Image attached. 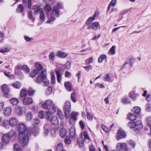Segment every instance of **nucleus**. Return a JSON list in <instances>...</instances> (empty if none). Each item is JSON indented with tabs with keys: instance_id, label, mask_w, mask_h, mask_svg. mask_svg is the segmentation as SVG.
I'll return each mask as SVG.
<instances>
[{
	"instance_id": "f704fd0d",
	"label": "nucleus",
	"mask_w": 151,
	"mask_h": 151,
	"mask_svg": "<svg viewBox=\"0 0 151 151\" xmlns=\"http://www.w3.org/2000/svg\"><path fill=\"white\" fill-rule=\"evenodd\" d=\"M81 134L83 135L84 141H86L87 142H89L90 141V139L87 133L85 131H84Z\"/></svg>"
},
{
	"instance_id": "423d86ee",
	"label": "nucleus",
	"mask_w": 151,
	"mask_h": 151,
	"mask_svg": "<svg viewBox=\"0 0 151 151\" xmlns=\"http://www.w3.org/2000/svg\"><path fill=\"white\" fill-rule=\"evenodd\" d=\"M17 128L19 132V134H24L26 132H30V131L31 130L29 129H28L27 130L26 126L23 123L19 124Z\"/></svg>"
},
{
	"instance_id": "c9c22d12",
	"label": "nucleus",
	"mask_w": 151,
	"mask_h": 151,
	"mask_svg": "<svg viewBox=\"0 0 151 151\" xmlns=\"http://www.w3.org/2000/svg\"><path fill=\"white\" fill-rule=\"evenodd\" d=\"M26 119L27 121H30L32 118V115L31 112H28L26 114Z\"/></svg>"
},
{
	"instance_id": "0e129e2a",
	"label": "nucleus",
	"mask_w": 151,
	"mask_h": 151,
	"mask_svg": "<svg viewBox=\"0 0 151 151\" xmlns=\"http://www.w3.org/2000/svg\"><path fill=\"white\" fill-rule=\"evenodd\" d=\"M38 115L39 117L42 119L44 118L45 117V113L43 111H40L38 113Z\"/></svg>"
},
{
	"instance_id": "09e8293b",
	"label": "nucleus",
	"mask_w": 151,
	"mask_h": 151,
	"mask_svg": "<svg viewBox=\"0 0 151 151\" xmlns=\"http://www.w3.org/2000/svg\"><path fill=\"white\" fill-rule=\"evenodd\" d=\"M140 108L138 106L134 107L132 109V111L134 112L137 114L140 113Z\"/></svg>"
},
{
	"instance_id": "4c0bfd02",
	"label": "nucleus",
	"mask_w": 151,
	"mask_h": 151,
	"mask_svg": "<svg viewBox=\"0 0 151 151\" xmlns=\"http://www.w3.org/2000/svg\"><path fill=\"white\" fill-rule=\"evenodd\" d=\"M64 150L63 149V144L61 143H59L57 146V147L55 150V151H62Z\"/></svg>"
},
{
	"instance_id": "052dcab7",
	"label": "nucleus",
	"mask_w": 151,
	"mask_h": 151,
	"mask_svg": "<svg viewBox=\"0 0 151 151\" xmlns=\"http://www.w3.org/2000/svg\"><path fill=\"white\" fill-rule=\"evenodd\" d=\"M116 47L115 46H112L109 50L111 54L112 55H114L115 53V49Z\"/></svg>"
},
{
	"instance_id": "4be33fe9",
	"label": "nucleus",
	"mask_w": 151,
	"mask_h": 151,
	"mask_svg": "<svg viewBox=\"0 0 151 151\" xmlns=\"http://www.w3.org/2000/svg\"><path fill=\"white\" fill-rule=\"evenodd\" d=\"M68 54L64 52L59 50L57 52V55H58L60 58H64L68 56Z\"/></svg>"
},
{
	"instance_id": "338daca9",
	"label": "nucleus",
	"mask_w": 151,
	"mask_h": 151,
	"mask_svg": "<svg viewBox=\"0 0 151 151\" xmlns=\"http://www.w3.org/2000/svg\"><path fill=\"white\" fill-rule=\"evenodd\" d=\"M86 114H87V117L88 119L89 120H92L93 119V117L92 115H91L90 113L87 111L86 110Z\"/></svg>"
},
{
	"instance_id": "bb28decb",
	"label": "nucleus",
	"mask_w": 151,
	"mask_h": 151,
	"mask_svg": "<svg viewBox=\"0 0 151 151\" xmlns=\"http://www.w3.org/2000/svg\"><path fill=\"white\" fill-rule=\"evenodd\" d=\"M35 68L36 69L35 70H37L38 73L40 70L42 69L43 68L42 65L38 62H37L35 63Z\"/></svg>"
},
{
	"instance_id": "37998d69",
	"label": "nucleus",
	"mask_w": 151,
	"mask_h": 151,
	"mask_svg": "<svg viewBox=\"0 0 151 151\" xmlns=\"http://www.w3.org/2000/svg\"><path fill=\"white\" fill-rule=\"evenodd\" d=\"M27 95V91L25 89H22L20 92V96L22 97L26 96Z\"/></svg>"
},
{
	"instance_id": "3c124183",
	"label": "nucleus",
	"mask_w": 151,
	"mask_h": 151,
	"mask_svg": "<svg viewBox=\"0 0 151 151\" xmlns=\"http://www.w3.org/2000/svg\"><path fill=\"white\" fill-rule=\"evenodd\" d=\"M27 14L28 17L30 19L32 20V21L35 20V19L33 16L32 12L31 11H28Z\"/></svg>"
},
{
	"instance_id": "f257e3e1",
	"label": "nucleus",
	"mask_w": 151,
	"mask_h": 151,
	"mask_svg": "<svg viewBox=\"0 0 151 151\" xmlns=\"http://www.w3.org/2000/svg\"><path fill=\"white\" fill-rule=\"evenodd\" d=\"M42 108L48 111L46 112L47 115L53 114L55 111L56 108L53 102L50 99L46 100L42 105Z\"/></svg>"
},
{
	"instance_id": "6e6d98bb",
	"label": "nucleus",
	"mask_w": 151,
	"mask_h": 151,
	"mask_svg": "<svg viewBox=\"0 0 151 151\" xmlns=\"http://www.w3.org/2000/svg\"><path fill=\"white\" fill-rule=\"evenodd\" d=\"M10 72L7 73L6 72H4V73L5 75L7 77L10 78L11 79L14 78L15 76L14 74H10Z\"/></svg>"
},
{
	"instance_id": "2f4dec72",
	"label": "nucleus",
	"mask_w": 151,
	"mask_h": 151,
	"mask_svg": "<svg viewBox=\"0 0 151 151\" xmlns=\"http://www.w3.org/2000/svg\"><path fill=\"white\" fill-rule=\"evenodd\" d=\"M129 97L133 100L135 101L137 98V94L133 91L130 92L129 93Z\"/></svg>"
},
{
	"instance_id": "9b49d317",
	"label": "nucleus",
	"mask_w": 151,
	"mask_h": 151,
	"mask_svg": "<svg viewBox=\"0 0 151 151\" xmlns=\"http://www.w3.org/2000/svg\"><path fill=\"white\" fill-rule=\"evenodd\" d=\"M126 136V134L121 129H119L117 133L116 139L117 140L124 138Z\"/></svg>"
},
{
	"instance_id": "ddd939ff",
	"label": "nucleus",
	"mask_w": 151,
	"mask_h": 151,
	"mask_svg": "<svg viewBox=\"0 0 151 151\" xmlns=\"http://www.w3.org/2000/svg\"><path fill=\"white\" fill-rule=\"evenodd\" d=\"M12 108L10 106L7 107L3 110V113L4 115L6 116H9L11 114Z\"/></svg>"
},
{
	"instance_id": "7c9ffc66",
	"label": "nucleus",
	"mask_w": 151,
	"mask_h": 151,
	"mask_svg": "<svg viewBox=\"0 0 151 151\" xmlns=\"http://www.w3.org/2000/svg\"><path fill=\"white\" fill-rule=\"evenodd\" d=\"M39 13H40V19L41 20L44 22L45 21V16L44 11L43 10H41Z\"/></svg>"
},
{
	"instance_id": "a211bd4d",
	"label": "nucleus",
	"mask_w": 151,
	"mask_h": 151,
	"mask_svg": "<svg viewBox=\"0 0 151 151\" xmlns=\"http://www.w3.org/2000/svg\"><path fill=\"white\" fill-rule=\"evenodd\" d=\"M29 129L31 130L30 131V132L31 133L32 132L33 135L34 136H37L39 133L40 129L37 127H34L32 129V130H31V129Z\"/></svg>"
},
{
	"instance_id": "b1692460",
	"label": "nucleus",
	"mask_w": 151,
	"mask_h": 151,
	"mask_svg": "<svg viewBox=\"0 0 151 151\" xmlns=\"http://www.w3.org/2000/svg\"><path fill=\"white\" fill-rule=\"evenodd\" d=\"M10 138L14 140L17 137V134L14 131H11L8 134Z\"/></svg>"
},
{
	"instance_id": "6e6552de",
	"label": "nucleus",
	"mask_w": 151,
	"mask_h": 151,
	"mask_svg": "<svg viewBox=\"0 0 151 151\" xmlns=\"http://www.w3.org/2000/svg\"><path fill=\"white\" fill-rule=\"evenodd\" d=\"M25 108L24 107L17 106L15 108V112L19 116H22L23 113H25Z\"/></svg>"
},
{
	"instance_id": "393cba45",
	"label": "nucleus",
	"mask_w": 151,
	"mask_h": 151,
	"mask_svg": "<svg viewBox=\"0 0 151 151\" xmlns=\"http://www.w3.org/2000/svg\"><path fill=\"white\" fill-rule=\"evenodd\" d=\"M69 133L72 138H74L76 135L75 128L74 127H71L69 129Z\"/></svg>"
},
{
	"instance_id": "680f3d73",
	"label": "nucleus",
	"mask_w": 151,
	"mask_h": 151,
	"mask_svg": "<svg viewBox=\"0 0 151 151\" xmlns=\"http://www.w3.org/2000/svg\"><path fill=\"white\" fill-rule=\"evenodd\" d=\"M14 151H22V150L18 144H15L14 145Z\"/></svg>"
},
{
	"instance_id": "8fccbe9b",
	"label": "nucleus",
	"mask_w": 151,
	"mask_h": 151,
	"mask_svg": "<svg viewBox=\"0 0 151 151\" xmlns=\"http://www.w3.org/2000/svg\"><path fill=\"white\" fill-rule=\"evenodd\" d=\"M9 121L8 120L4 121L2 123V126L6 129H8L9 127V126L8 125Z\"/></svg>"
},
{
	"instance_id": "4468645a",
	"label": "nucleus",
	"mask_w": 151,
	"mask_h": 151,
	"mask_svg": "<svg viewBox=\"0 0 151 151\" xmlns=\"http://www.w3.org/2000/svg\"><path fill=\"white\" fill-rule=\"evenodd\" d=\"M18 122V120L16 118H12L9 121V124L12 127H14L15 126Z\"/></svg>"
},
{
	"instance_id": "1a4fd4ad",
	"label": "nucleus",
	"mask_w": 151,
	"mask_h": 151,
	"mask_svg": "<svg viewBox=\"0 0 151 151\" xmlns=\"http://www.w3.org/2000/svg\"><path fill=\"white\" fill-rule=\"evenodd\" d=\"M46 119L47 121H49L51 122L52 124L55 125H57L58 124V120L57 116H54L50 118L49 117V115H47Z\"/></svg>"
},
{
	"instance_id": "dca6fc26",
	"label": "nucleus",
	"mask_w": 151,
	"mask_h": 151,
	"mask_svg": "<svg viewBox=\"0 0 151 151\" xmlns=\"http://www.w3.org/2000/svg\"><path fill=\"white\" fill-rule=\"evenodd\" d=\"M1 89L6 96H7L10 91L9 87L6 84H4L2 86Z\"/></svg>"
},
{
	"instance_id": "c85d7f7f",
	"label": "nucleus",
	"mask_w": 151,
	"mask_h": 151,
	"mask_svg": "<svg viewBox=\"0 0 151 151\" xmlns=\"http://www.w3.org/2000/svg\"><path fill=\"white\" fill-rule=\"evenodd\" d=\"M64 86L66 90L70 91L71 90L72 85L70 82H66L64 83Z\"/></svg>"
},
{
	"instance_id": "4d7b16f0",
	"label": "nucleus",
	"mask_w": 151,
	"mask_h": 151,
	"mask_svg": "<svg viewBox=\"0 0 151 151\" xmlns=\"http://www.w3.org/2000/svg\"><path fill=\"white\" fill-rule=\"evenodd\" d=\"M51 75V82L52 84H55V77L54 75L53 71H51L50 73Z\"/></svg>"
},
{
	"instance_id": "20e7f679",
	"label": "nucleus",
	"mask_w": 151,
	"mask_h": 151,
	"mask_svg": "<svg viewBox=\"0 0 151 151\" xmlns=\"http://www.w3.org/2000/svg\"><path fill=\"white\" fill-rule=\"evenodd\" d=\"M63 109L65 113V117H68L69 115V113H70L71 111V104L70 101H66L65 102Z\"/></svg>"
},
{
	"instance_id": "6ab92c4d",
	"label": "nucleus",
	"mask_w": 151,
	"mask_h": 151,
	"mask_svg": "<svg viewBox=\"0 0 151 151\" xmlns=\"http://www.w3.org/2000/svg\"><path fill=\"white\" fill-rule=\"evenodd\" d=\"M23 66L22 65H17L15 67L14 72L16 75H19L21 73L20 70L22 69Z\"/></svg>"
},
{
	"instance_id": "0eeeda50",
	"label": "nucleus",
	"mask_w": 151,
	"mask_h": 151,
	"mask_svg": "<svg viewBox=\"0 0 151 151\" xmlns=\"http://www.w3.org/2000/svg\"><path fill=\"white\" fill-rule=\"evenodd\" d=\"M116 149L117 151H126L127 150V144L125 143H118L116 145Z\"/></svg>"
},
{
	"instance_id": "c756f323",
	"label": "nucleus",
	"mask_w": 151,
	"mask_h": 151,
	"mask_svg": "<svg viewBox=\"0 0 151 151\" xmlns=\"http://www.w3.org/2000/svg\"><path fill=\"white\" fill-rule=\"evenodd\" d=\"M24 7L22 4H20L16 9V12L18 13H22L24 12Z\"/></svg>"
},
{
	"instance_id": "58836bf2",
	"label": "nucleus",
	"mask_w": 151,
	"mask_h": 151,
	"mask_svg": "<svg viewBox=\"0 0 151 151\" xmlns=\"http://www.w3.org/2000/svg\"><path fill=\"white\" fill-rule=\"evenodd\" d=\"M128 116L129 118L131 120H134L136 119V116L134 114L130 113L128 114Z\"/></svg>"
},
{
	"instance_id": "aec40b11",
	"label": "nucleus",
	"mask_w": 151,
	"mask_h": 151,
	"mask_svg": "<svg viewBox=\"0 0 151 151\" xmlns=\"http://www.w3.org/2000/svg\"><path fill=\"white\" fill-rule=\"evenodd\" d=\"M43 1L46 3V5L45 6L44 8V9L46 13V14L47 15L48 14V12H50L52 10V9L50 5H49L46 2V1L45 0H43Z\"/></svg>"
},
{
	"instance_id": "cd10ccee",
	"label": "nucleus",
	"mask_w": 151,
	"mask_h": 151,
	"mask_svg": "<svg viewBox=\"0 0 151 151\" xmlns=\"http://www.w3.org/2000/svg\"><path fill=\"white\" fill-rule=\"evenodd\" d=\"M61 70H56L55 72L57 75V78L58 82L59 83H60L62 80V77L61 75Z\"/></svg>"
},
{
	"instance_id": "49530a36",
	"label": "nucleus",
	"mask_w": 151,
	"mask_h": 151,
	"mask_svg": "<svg viewBox=\"0 0 151 151\" xmlns=\"http://www.w3.org/2000/svg\"><path fill=\"white\" fill-rule=\"evenodd\" d=\"M40 123L39 119L37 118H35L33 119L32 121V125H38Z\"/></svg>"
},
{
	"instance_id": "e433bc0d",
	"label": "nucleus",
	"mask_w": 151,
	"mask_h": 151,
	"mask_svg": "<svg viewBox=\"0 0 151 151\" xmlns=\"http://www.w3.org/2000/svg\"><path fill=\"white\" fill-rule=\"evenodd\" d=\"M10 103L14 105H17L19 103V100L16 98H13L10 100Z\"/></svg>"
},
{
	"instance_id": "7ed1b4c3",
	"label": "nucleus",
	"mask_w": 151,
	"mask_h": 151,
	"mask_svg": "<svg viewBox=\"0 0 151 151\" xmlns=\"http://www.w3.org/2000/svg\"><path fill=\"white\" fill-rule=\"evenodd\" d=\"M47 75V72L45 70H42L40 75L37 76L35 81V82L37 84H40L43 82L44 79Z\"/></svg>"
},
{
	"instance_id": "473e14b6",
	"label": "nucleus",
	"mask_w": 151,
	"mask_h": 151,
	"mask_svg": "<svg viewBox=\"0 0 151 151\" xmlns=\"http://www.w3.org/2000/svg\"><path fill=\"white\" fill-rule=\"evenodd\" d=\"M67 133L66 130L64 128H61L60 131V135L61 137H65Z\"/></svg>"
},
{
	"instance_id": "864d4df0",
	"label": "nucleus",
	"mask_w": 151,
	"mask_h": 151,
	"mask_svg": "<svg viewBox=\"0 0 151 151\" xmlns=\"http://www.w3.org/2000/svg\"><path fill=\"white\" fill-rule=\"evenodd\" d=\"M122 102L124 104H128L130 103V101L127 98H124L122 100Z\"/></svg>"
},
{
	"instance_id": "de8ad7c7",
	"label": "nucleus",
	"mask_w": 151,
	"mask_h": 151,
	"mask_svg": "<svg viewBox=\"0 0 151 151\" xmlns=\"http://www.w3.org/2000/svg\"><path fill=\"white\" fill-rule=\"evenodd\" d=\"M78 142L80 146L82 147L83 145V140L82 137H81L78 139Z\"/></svg>"
},
{
	"instance_id": "5fc2aeb1",
	"label": "nucleus",
	"mask_w": 151,
	"mask_h": 151,
	"mask_svg": "<svg viewBox=\"0 0 151 151\" xmlns=\"http://www.w3.org/2000/svg\"><path fill=\"white\" fill-rule=\"evenodd\" d=\"M137 125L135 122H130L128 123V125L130 128H133L136 126Z\"/></svg>"
},
{
	"instance_id": "bf43d9fd",
	"label": "nucleus",
	"mask_w": 151,
	"mask_h": 151,
	"mask_svg": "<svg viewBox=\"0 0 151 151\" xmlns=\"http://www.w3.org/2000/svg\"><path fill=\"white\" fill-rule=\"evenodd\" d=\"M64 142L65 144H70L71 142V139L69 136H67L64 140Z\"/></svg>"
},
{
	"instance_id": "603ef678",
	"label": "nucleus",
	"mask_w": 151,
	"mask_h": 151,
	"mask_svg": "<svg viewBox=\"0 0 151 151\" xmlns=\"http://www.w3.org/2000/svg\"><path fill=\"white\" fill-rule=\"evenodd\" d=\"M104 81L107 82H111V78L110 77L109 75L108 74H106L104 79Z\"/></svg>"
},
{
	"instance_id": "f8f14e48",
	"label": "nucleus",
	"mask_w": 151,
	"mask_h": 151,
	"mask_svg": "<svg viewBox=\"0 0 151 151\" xmlns=\"http://www.w3.org/2000/svg\"><path fill=\"white\" fill-rule=\"evenodd\" d=\"M32 99L30 97H27L24 98L23 101V103L25 105H30L33 103Z\"/></svg>"
},
{
	"instance_id": "774afa93",
	"label": "nucleus",
	"mask_w": 151,
	"mask_h": 151,
	"mask_svg": "<svg viewBox=\"0 0 151 151\" xmlns=\"http://www.w3.org/2000/svg\"><path fill=\"white\" fill-rule=\"evenodd\" d=\"M147 121L148 123V125L150 129V134H151V117H149L147 119Z\"/></svg>"
},
{
	"instance_id": "79ce46f5",
	"label": "nucleus",
	"mask_w": 151,
	"mask_h": 151,
	"mask_svg": "<svg viewBox=\"0 0 151 151\" xmlns=\"http://www.w3.org/2000/svg\"><path fill=\"white\" fill-rule=\"evenodd\" d=\"M49 17L47 21L46 22L47 23H50L51 22L54 21L55 19V18L54 15H51L49 16L48 15H47Z\"/></svg>"
},
{
	"instance_id": "ea45409f",
	"label": "nucleus",
	"mask_w": 151,
	"mask_h": 151,
	"mask_svg": "<svg viewBox=\"0 0 151 151\" xmlns=\"http://www.w3.org/2000/svg\"><path fill=\"white\" fill-rule=\"evenodd\" d=\"M57 115L60 119H64V116L61 110H59L58 111Z\"/></svg>"
},
{
	"instance_id": "72a5a7b5",
	"label": "nucleus",
	"mask_w": 151,
	"mask_h": 151,
	"mask_svg": "<svg viewBox=\"0 0 151 151\" xmlns=\"http://www.w3.org/2000/svg\"><path fill=\"white\" fill-rule=\"evenodd\" d=\"M21 83L18 81L15 82L13 83L12 85L14 88L17 89L20 88L21 86Z\"/></svg>"
},
{
	"instance_id": "5701e85b",
	"label": "nucleus",
	"mask_w": 151,
	"mask_h": 151,
	"mask_svg": "<svg viewBox=\"0 0 151 151\" xmlns=\"http://www.w3.org/2000/svg\"><path fill=\"white\" fill-rule=\"evenodd\" d=\"M96 16V13H95L93 17H89L86 22V25L91 24V22L95 20Z\"/></svg>"
},
{
	"instance_id": "a18cd8bd",
	"label": "nucleus",
	"mask_w": 151,
	"mask_h": 151,
	"mask_svg": "<svg viewBox=\"0 0 151 151\" xmlns=\"http://www.w3.org/2000/svg\"><path fill=\"white\" fill-rule=\"evenodd\" d=\"M11 49V47L9 46H7L3 49L0 50V52L4 53L8 52Z\"/></svg>"
},
{
	"instance_id": "13d9d810",
	"label": "nucleus",
	"mask_w": 151,
	"mask_h": 151,
	"mask_svg": "<svg viewBox=\"0 0 151 151\" xmlns=\"http://www.w3.org/2000/svg\"><path fill=\"white\" fill-rule=\"evenodd\" d=\"M39 73L37 70H34L32 72L29 74V76L32 78H33L36 75Z\"/></svg>"
},
{
	"instance_id": "2eb2a0df",
	"label": "nucleus",
	"mask_w": 151,
	"mask_h": 151,
	"mask_svg": "<svg viewBox=\"0 0 151 151\" xmlns=\"http://www.w3.org/2000/svg\"><path fill=\"white\" fill-rule=\"evenodd\" d=\"M91 28L95 30H97L101 29V26L99 22H95L92 24Z\"/></svg>"
},
{
	"instance_id": "a19ab883",
	"label": "nucleus",
	"mask_w": 151,
	"mask_h": 151,
	"mask_svg": "<svg viewBox=\"0 0 151 151\" xmlns=\"http://www.w3.org/2000/svg\"><path fill=\"white\" fill-rule=\"evenodd\" d=\"M106 56L105 55H101L99 57L98 59V62L99 63H101L104 60L106 59Z\"/></svg>"
},
{
	"instance_id": "39448f33",
	"label": "nucleus",
	"mask_w": 151,
	"mask_h": 151,
	"mask_svg": "<svg viewBox=\"0 0 151 151\" xmlns=\"http://www.w3.org/2000/svg\"><path fill=\"white\" fill-rule=\"evenodd\" d=\"M78 113L76 111H73L70 115L69 113V116L67 117H65L66 118H69V121L70 123L72 124H75L76 121L77 119L78 116Z\"/></svg>"
},
{
	"instance_id": "f3484780",
	"label": "nucleus",
	"mask_w": 151,
	"mask_h": 151,
	"mask_svg": "<svg viewBox=\"0 0 151 151\" xmlns=\"http://www.w3.org/2000/svg\"><path fill=\"white\" fill-rule=\"evenodd\" d=\"M41 6L38 5H33L32 7V9L35 11L34 12V14H38L41 10H42L41 8Z\"/></svg>"
},
{
	"instance_id": "f03ea898",
	"label": "nucleus",
	"mask_w": 151,
	"mask_h": 151,
	"mask_svg": "<svg viewBox=\"0 0 151 151\" xmlns=\"http://www.w3.org/2000/svg\"><path fill=\"white\" fill-rule=\"evenodd\" d=\"M31 135V133L30 132L19 134L18 139L19 141L22 146H25L28 145L29 142V138Z\"/></svg>"
},
{
	"instance_id": "9d476101",
	"label": "nucleus",
	"mask_w": 151,
	"mask_h": 151,
	"mask_svg": "<svg viewBox=\"0 0 151 151\" xmlns=\"http://www.w3.org/2000/svg\"><path fill=\"white\" fill-rule=\"evenodd\" d=\"M60 13L59 9L57 6H54L52 9V11L50 13V14L55 15V17H57L59 16Z\"/></svg>"
},
{
	"instance_id": "e2e57ef3",
	"label": "nucleus",
	"mask_w": 151,
	"mask_h": 151,
	"mask_svg": "<svg viewBox=\"0 0 151 151\" xmlns=\"http://www.w3.org/2000/svg\"><path fill=\"white\" fill-rule=\"evenodd\" d=\"M71 98L72 101L75 103L77 101L76 96V94L74 93H72L71 95Z\"/></svg>"
},
{
	"instance_id": "a878e982",
	"label": "nucleus",
	"mask_w": 151,
	"mask_h": 151,
	"mask_svg": "<svg viewBox=\"0 0 151 151\" xmlns=\"http://www.w3.org/2000/svg\"><path fill=\"white\" fill-rule=\"evenodd\" d=\"M50 128V124H46L44 127V134L47 135L49 132V130Z\"/></svg>"
},
{
	"instance_id": "69168bd1",
	"label": "nucleus",
	"mask_w": 151,
	"mask_h": 151,
	"mask_svg": "<svg viewBox=\"0 0 151 151\" xmlns=\"http://www.w3.org/2000/svg\"><path fill=\"white\" fill-rule=\"evenodd\" d=\"M22 70H23L25 72L27 73H28L30 71L29 69L26 65H23Z\"/></svg>"
},
{
	"instance_id": "c03bdc74",
	"label": "nucleus",
	"mask_w": 151,
	"mask_h": 151,
	"mask_svg": "<svg viewBox=\"0 0 151 151\" xmlns=\"http://www.w3.org/2000/svg\"><path fill=\"white\" fill-rule=\"evenodd\" d=\"M55 57V54L54 52H52L49 55V60L52 61H53Z\"/></svg>"
},
{
	"instance_id": "412c9836",
	"label": "nucleus",
	"mask_w": 151,
	"mask_h": 151,
	"mask_svg": "<svg viewBox=\"0 0 151 151\" xmlns=\"http://www.w3.org/2000/svg\"><path fill=\"white\" fill-rule=\"evenodd\" d=\"M9 139L8 134L6 133L3 135L2 138V140L5 144H6L9 142Z\"/></svg>"
}]
</instances>
